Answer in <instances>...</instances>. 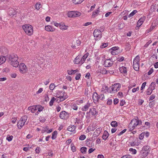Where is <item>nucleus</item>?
I'll list each match as a JSON object with an SVG mask.
<instances>
[{
	"label": "nucleus",
	"mask_w": 158,
	"mask_h": 158,
	"mask_svg": "<svg viewBox=\"0 0 158 158\" xmlns=\"http://www.w3.org/2000/svg\"><path fill=\"white\" fill-rule=\"evenodd\" d=\"M9 62L13 67H17L19 65V62L18 61V57L17 55L15 53H12L7 57Z\"/></svg>",
	"instance_id": "nucleus-1"
},
{
	"label": "nucleus",
	"mask_w": 158,
	"mask_h": 158,
	"mask_svg": "<svg viewBox=\"0 0 158 158\" xmlns=\"http://www.w3.org/2000/svg\"><path fill=\"white\" fill-rule=\"evenodd\" d=\"M142 122L140 120L134 118L132 119L129 124L128 127L130 131L133 130L138 125L142 124Z\"/></svg>",
	"instance_id": "nucleus-2"
},
{
	"label": "nucleus",
	"mask_w": 158,
	"mask_h": 158,
	"mask_svg": "<svg viewBox=\"0 0 158 158\" xmlns=\"http://www.w3.org/2000/svg\"><path fill=\"white\" fill-rule=\"evenodd\" d=\"M22 28L25 33L28 35H32L33 29L32 27L30 25H25L23 26Z\"/></svg>",
	"instance_id": "nucleus-3"
},
{
	"label": "nucleus",
	"mask_w": 158,
	"mask_h": 158,
	"mask_svg": "<svg viewBox=\"0 0 158 158\" xmlns=\"http://www.w3.org/2000/svg\"><path fill=\"white\" fill-rule=\"evenodd\" d=\"M139 56L138 55L133 60V67L134 69L136 71L139 70Z\"/></svg>",
	"instance_id": "nucleus-4"
},
{
	"label": "nucleus",
	"mask_w": 158,
	"mask_h": 158,
	"mask_svg": "<svg viewBox=\"0 0 158 158\" xmlns=\"http://www.w3.org/2000/svg\"><path fill=\"white\" fill-rule=\"evenodd\" d=\"M19 71L22 73H26L27 69L26 65L23 63H21L20 64L19 66Z\"/></svg>",
	"instance_id": "nucleus-5"
},
{
	"label": "nucleus",
	"mask_w": 158,
	"mask_h": 158,
	"mask_svg": "<svg viewBox=\"0 0 158 158\" xmlns=\"http://www.w3.org/2000/svg\"><path fill=\"white\" fill-rule=\"evenodd\" d=\"M121 87V85L119 83L114 84L111 86V88L112 92L115 93L118 91Z\"/></svg>",
	"instance_id": "nucleus-6"
},
{
	"label": "nucleus",
	"mask_w": 158,
	"mask_h": 158,
	"mask_svg": "<svg viewBox=\"0 0 158 158\" xmlns=\"http://www.w3.org/2000/svg\"><path fill=\"white\" fill-rule=\"evenodd\" d=\"M93 34L94 37H98L100 39L102 37L101 34V30L98 29H95L93 32Z\"/></svg>",
	"instance_id": "nucleus-7"
},
{
	"label": "nucleus",
	"mask_w": 158,
	"mask_h": 158,
	"mask_svg": "<svg viewBox=\"0 0 158 158\" xmlns=\"http://www.w3.org/2000/svg\"><path fill=\"white\" fill-rule=\"evenodd\" d=\"M68 116V113L64 111H61L60 114V117L62 119H66Z\"/></svg>",
	"instance_id": "nucleus-8"
},
{
	"label": "nucleus",
	"mask_w": 158,
	"mask_h": 158,
	"mask_svg": "<svg viewBox=\"0 0 158 158\" xmlns=\"http://www.w3.org/2000/svg\"><path fill=\"white\" fill-rule=\"evenodd\" d=\"M113 64V61L110 59H106L104 61V65L106 67H109L112 66Z\"/></svg>",
	"instance_id": "nucleus-9"
},
{
	"label": "nucleus",
	"mask_w": 158,
	"mask_h": 158,
	"mask_svg": "<svg viewBox=\"0 0 158 158\" xmlns=\"http://www.w3.org/2000/svg\"><path fill=\"white\" fill-rule=\"evenodd\" d=\"M16 13V11L13 8H9V10L8 11V15L12 17L15 15Z\"/></svg>",
	"instance_id": "nucleus-10"
},
{
	"label": "nucleus",
	"mask_w": 158,
	"mask_h": 158,
	"mask_svg": "<svg viewBox=\"0 0 158 158\" xmlns=\"http://www.w3.org/2000/svg\"><path fill=\"white\" fill-rule=\"evenodd\" d=\"M93 101L95 103L98 102L99 99V96L97 93L94 92L93 96Z\"/></svg>",
	"instance_id": "nucleus-11"
},
{
	"label": "nucleus",
	"mask_w": 158,
	"mask_h": 158,
	"mask_svg": "<svg viewBox=\"0 0 158 158\" xmlns=\"http://www.w3.org/2000/svg\"><path fill=\"white\" fill-rule=\"evenodd\" d=\"M81 57L80 56H77L75 59L74 60V62L76 64H82V63H81Z\"/></svg>",
	"instance_id": "nucleus-12"
},
{
	"label": "nucleus",
	"mask_w": 158,
	"mask_h": 158,
	"mask_svg": "<svg viewBox=\"0 0 158 158\" xmlns=\"http://www.w3.org/2000/svg\"><path fill=\"white\" fill-rule=\"evenodd\" d=\"M145 19V17H143L140 18L138 21L137 23V27H140L143 24V22L144 21Z\"/></svg>",
	"instance_id": "nucleus-13"
},
{
	"label": "nucleus",
	"mask_w": 158,
	"mask_h": 158,
	"mask_svg": "<svg viewBox=\"0 0 158 158\" xmlns=\"http://www.w3.org/2000/svg\"><path fill=\"white\" fill-rule=\"evenodd\" d=\"M102 130V129L100 128H98L96 129V130L95 131L94 134H93V136H94V137L98 136L101 133V131Z\"/></svg>",
	"instance_id": "nucleus-14"
},
{
	"label": "nucleus",
	"mask_w": 158,
	"mask_h": 158,
	"mask_svg": "<svg viewBox=\"0 0 158 158\" xmlns=\"http://www.w3.org/2000/svg\"><path fill=\"white\" fill-rule=\"evenodd\" d=\"M21 120H19L18 122L17 125L19 129H21L25 123Z\"/></svg>",
	"instance_id": "nucleus-15"
},
{
	"label": "nucleus",
	"mask_w": 158,
	"mask_h": 158,
	"mask_svg": "<svg viewBox=\"0 0 158 158\" xmlns=\"http://www.w3.org/2000/svg\"><path fill=\"white\" fill-rule=\"evenodd\" d=\"M28 109L29 110H30L32 113H34L35 111L37 110L36 106H30L28 107Z\"/></svg>",
	"instance_id": "nucleus-16"
},
{
	"label": "nucleus",
	"mask_w": 158,
	"mask_h": 158,
	"mask_svg": "<svg viewBox=\"0 0 158 158\" xmlns=\"http://www.w3.org/2000/svg\"><path fill=\"white\" fill-rule=\"evenodd\" d=\"M45 30L47 31H53L55 30L54 28L52 27L51 26L48 25L46 26L45 27Z\"/></svg>",
	"instance_id": "nucleus-17"
},
{
	"label": "nucleus",
	"mask_w": 158,
	"mask_h": 158,
	"mask_svg": "<svg viewBox=\"0 0 158 158\" xmlns=\"http://www.w3.org/2000/svg\"><path fill=\"white\" fill-rule=\"evenodd\" d=\"M109 136V134L106 131H104L103 134L102 135V139H103L106 140Z\"/></svg>",
	"instance_id": "nucleus-18"
},
{
	"label": "nucleus",
	"mask_w": 158,
	"mask_h": 158,
	"mask_svg": "<svg viewBox=\"0 0 158 158\" xmlns=\"http://www.w3.org/2000/svg\"><path fill=\"white\" fill-rule=\"evenodd\" d=\"M0 51L4 55H6L8 52V50L5 48H0Z\"/></svg>",
	"instance_id": "nucleus-19"
},
{
	"label": "nucleus",
	"mask_w": 158,
	"mask_h": 158,
	"mask_svg": "<svg viewBox=\"0 0 158 158\" xmlns=\"http://www.w3.org/2000/svg\"><path fill=\"white\" fill-rule=\"evenodd\" d=\"M119 71L121 73H127V69L125 67L122 66L120 67Z\"/></svg>",
	"instance_id": "nucleus-20"
},
{
	"label": "nucleus",
	"mask_w": 158,
	"mask_h": 158,
	"mask_svg": "<svg viewBox=\"0 0 158 158\" xmlns=\"http://www.w3.org/2000/svg\"><path fill=\"white\" fill-rule=\"evenodd\" d=\"M6 60V57L5 56H0V65L4 63Z\"/></svg>",
	"instance_id": "nucleus-21"
},
{
	"label": "nucleus",
	"mask_w": 158,
	"mask_h": 158,
	"mask_svg": "<svg viewBox=\"0 0 158 158\" xmlns=\"http://www.w3.org/2000/svg\"><path fill=\"white\" fill-rule=\"evenodd\" d=\"M89 113H91V114L93 115H95L97 114L96 110L94 108H92L90 109L89 110Z\"/></svg>",
	"instance_id": "nucleus-22"
},
{
	"label": "nucleus",
	"mask_w": 158,
	"mask_h": 158,
	"mask_svg": "<svg viewBox=\"0 0 158 158\" xmlns=\"http://www.w3.org/2000/svg\"><path fill=\"white\" fill-rule=\"evenodd\" d=\"M156 86V83L155 82H152L149 86V88L153 91L155 89Z\"/></svg>",
	"instance_id": "nucleus-23"
},
{
	"label": "nucleus",
	"mask_w": 158,
	"mask_h": 158,
	"mask_svg": "<svg viewBox=\"0 0 158 158\" xmlns=\"http://www.w3.org/2000/svg\"><path fill=\"white\" fill-rule=\"evenodd\" d=\"M89 56V53H86L85 55H84L82 58H81V63H82L83 64L86 58L87 57Z\"/></svg>",
	"instance_id": "nucleus-24"
},
{
	"label": "nucleus",
	"mask_w": 158,
	"mask_h": 158,
	"mask_svg": "<svg viewBox=\"0 0 158 158\" xmlns=\"http://www.w3.org/2000/svg\"><path fill=\"white\" fill-rule=\"evenodd\" d=\"M75 126L74 125L70 126L68 127L67 130L70 131H74L76 129Z\"/></svg>",
	"instance_id": "nucleus-25"
},
{
	"label": "nucleus",
	"mask_w": 158,
	"mask_h": 158,
	"mask_svg": "<svg viewBox=\"0 0 158 158\" xmlns=\"http://www.w3.org/2000/svg\"><path fill=\"white\" fill-rule=\"evenodd\" d=\"M90 105L89 103H87L81 108L82 110L83 111H86L89 109Z\"/></svg>",
	"instance_id": "nucleus-26"
},
{
	"label": "nucleus",
	"mask_w": 158,
	"mask_h": 158,
	"mask_svg": "<svg viewBox=\"0 0 158 158\" xmlns=\"http://www.w3.org/2000/svg\"><path fill=\"white\" fill-rule=\"evenodd\" d=\"M100 9L99 7H98L96 10H95L94 12H93L92 15V18H94L96 15L98 14L99 12Z\"/></svg>",
	"instance_id": "nucleus-27"
},
{
	"label": "nucleus",
	"mask_w": 158,
	"mask_h": 158,
	"mask_svg": "<svg viewBox=\"0 0 158 158\" xmlns=\"http://www.w3.org/2000/svg\"><path fill=\"white\" fill-rule=\"evenodd\" d=\"M57 132L56 131H54L52 134V139H55L57 137Z\"/></svg>",
	"instance_id": "nucleus-28"
},
{
	"label": "nucleus",
	"mask_w": 158,
	"mask_h": 158,
	"mask_svg": "<svg viewBox=\"0 0 158 158\" xmlns=\"http://www.w3.org/2000/svg\"><path fill=\"white\" fill-rule=\"evenodd\" d=\"M149 153L148 151H143L141 153V156L142 158H145L147 156Z\"/></svg>",
	"instance_id": "nucleus-29"
},
{
	"label": "nucleus",
	"mask_w": 158,
	"mask_h": 158,
	"mask_svg": "<svg viewBox=\"0 0 158 158\" xmlns=\"http://www.w3.org/2000/svg\"><path fill=\"white\" fill-rule=\"evenodd\" d=\"M87 148L85 147H83L80 148V151L82 153L85 154L86 153Z\"/></svg>",
	"instance_id": "nucleus-30"
},
{
	"label": "nucleus",
	"mask_w": 158,
	"mask_h": 158,
	"mask_svg": "<svg viewBox=\"0 0 158 158\" xmlns=\"http://www.w3.org/2000/svg\"><path fill=\"white\" fill-rule=\"evenodd\" d=\"M81 15V13L80 12L77 11H73V17H78L80 16Z\"/></svg>",
	"instance_id": "nucleus-31"
},
{
	"label": "nucleus",
	"mask_w": 158,
	"mask_h": 158,
	"mask_svg": "<svg viewBox=\"0 0 158 158\" xmlns=\"http://www.w3.org/2000/svg\"><path fill=\"white\" fill-rule=\"evenodd\" d=\"M84 0H72L73 2L75 4L81 3Z\"/></svg>",
	"instance_id": "nucleus-32"
},
{
	"label": "nucleus",
	"mask_w": 158,
	"mask_h": 158,
	"mask_svg": "<svg viewBox=\"0 0 158 158\" xmlns=\"http://www.w3.org/2000/svg\"><path fill=\"white\" fill-rule=\"evenodd\" d=\"M37 110H38V111L41 112L43 110L44 108L40 105H37Z\"/></svg>",
	"instance_id": "nucleus-33"
},
{
	"label": "nucleus",
	"mask_w": 158,
	"mask_h": 158,
	"mask_svg": "<svg viewBox=\"0 0 158 158\" xmlns=\"http://www.w3.org/2000/svg\"><path fill=\"white\" fill-rule=\"evenodd\" d=\"M48 130V126H46L45 127H43V129L41 130V132L43 133L46 131L47 132V131Z\"/></svg>",
	"instance_id": "nucleus-34"
},
{
	"label": "nucleus",
	"mask_w": 158,
	"mask_h": 158,
	"mask_svg": "<svg viewBox=\"0 0 158 158\" xmlns=\"http://www.w3.org/2000/svg\"><path fill=\"white\" fill-rule=\"evenodd\" d=\"M56 98L54 97H52L51 100L49 102V105L50 106H52L53 104L54 101L56 100Z\"/></svg>",
	"instance_id": "nucleus-35"
},
{
	"label": "nucleus",
	"mask_w": 158,
	"mask_h": 158,
	"mask_svg": "<svg viewBox=\"0 0 158 158\" xmlns=\"http://www.w3.org/2000/svg\"><path fill=\"white\" fill-rule=\"evenodd\" d=\"M137 11L136 10H134L129 15L128 17L129 18L133 16L137 12Z\"/></svg>",
	"instance_id": "nucleus-36"
},
{
	"label": "nucleus",
	"mask_w": 158,
	"mask_h": 158,
	"mask_svg": "<svg viewBox=\"0 0 158 158\" xmlns=\"http://www.w3.org/2000/svg\"><path fill=\"white\" fill-rule=\"evenodd\" d=\"M110 124L112 127H117L118 125L117 123L115 121H112L111 123Z\"/></svg>",
	"instance_id": "nucleus-37"
},
{
	"label": "nucleus",
	"mask_w": 158,
	"mask_h": 158,
	"mask_svg": "<svg viewBox=\"0 0 158 158\" xmlns=\"http://www.w3.org/2000/svg\"><path fill=\"white\" fill-rule=\"evenodd\" d=\"M85 114V113L84 112L81 111L79 112V116L81 118V119L83 118Z\"/></svg>",
	"instance_id": "nucleus-38"
},
{
	"label": "nucleus",
	"mask_w": 158,
	"mask_h": 158,
	"mask_svg": "<svg viewBox=\"0 0 158 158\" xmlns=\"http://www.w3.org/2000/svg\"><path fill=\"white\" fill-rule=\"evenodd\" d=\"M56 86H55L54 84L52 83L50 85L49 88L51 90H52L54 89Z\"/></svg>",
	"instance_id": "nucleus-39"
},
{
	"label": "nucleus",
	"mask_w": 158,
	"mask_h": 158,
	"mask_svg": "<svg viewBox=\"0 0 158 158\" xmlns=\"http://www.w3.org/2000/svg\"><path fill=\"white\" fill-rule=\"evenodd\" d=\"M155 27H156V25H153V24H152V26H151V27H150V29L149 30H148L147 31V32L149 33L150 31H151L153 29H154V28Z\"/></svg>",
	"instance_id": "nucleus-40"
},
{
	"label": "nucleus",
	"mask_w": 158,
	"mask_h": 158,
	"mask_svg": "<svg viewBox=\"0 0 158 158\" xmlns=\"http://www.w3.org/2000/svg\"><path fill=\"white\" fill-rule=\"evenodd\" d=\"M152 90H151V89L149 88L147 90L146 94L148 95H150L152 94Z\"/></svg>",
	"instance_id": "nucleus-41"
},
{
	"label": "nucleus",
	"mask_w": 158,
	"mask_h": 158,
	"mask_svg": "<svg viewBox=\"0 0 158 158\" xmlns=\"http://www.w3.org/2000/svg\"><path fill=\"white\" fill-rule=\"evenodd\" d=\"M86 138V136L85 135H81L79 137V139L81 140H83Z\"/></svg>",
	"instance_id": "nucleus-42"
},
{
	"label": "nucleus",
	"mask_w": 158,
	"mask_h": 158,
	"mask_svg": "<svg viewBox=\"0 0 158 158\" xmlns=\"http://www.w3.org/2000/svg\"><path fill=\"white\" fill-rule=\"evenodd\" d=\"M60 28L61 29L65 30L67 29V26L65 25H60Z\"/></svg>",
	"instance_id": "nucleus-43"
},
{
	"label": "nucleus",
	"mask_w": 158,
	"mask_h": 158,
	"mask_svg": "<svg viewBox=\"0 0 158 158\" xmlns=\"http://www.w3.org/2000/svg\"><path fill=\"white\" fill-rule=\"evenodd\" d=\"M13 137V136L12 135H8L7 136L6 139L8 141L10 142L12 140Z\"/></svg>",
	"instance_id": "nucleus-44"
},
{
	"label": "nucleus",
	"mask_w": 158,
	"mask_h": 158,
	"mask_svg": "<svg viewBox=\"0 0 158 158\" xmlns=\"http://www.w3.org/2000/svg\"><path fill=\"white\" fill-rule=\"evenodd\" d=\"M129 150L130 151L132 152V154H136L137 152V151L135 149H133L132 148H130Z\"/></svg>",
	"instance_id": "nucleus-45"
},
{
	"label": "nucleus",
	"mask_w": 158,
	"mask_h": 158,
	"mask_svg": "<svg viewBox=\"0 0 158 158\" xmlns=\"http://www.w3.org/2000/svg\"><path fill=\"white\" fill-rule=\"evenodd\" d=\"M149 148V147L148 146H144L143 147V149L144 151H148V149Z\"/></svg>",
	"instance_id": "nucleus-46"
},
{
	"label": "nucleus",
	"mask_w": 158,
	"mask_h": 158,
	"mask_svg": "<svg viewBox=\"0 0 158 158\" xmlns=\"http://www.w3.org/2000/svg\"><path fill=\"white\" fill-rule=\"evenodd\" d=\"M104 70H105V71H106V73H109L110 74H112L114 73V70H106V69H104Z\"/></svg>",
	"instance_id": "nucleus-47"
},
{
	"label": "nucleus",
	"mask_w": 158,
	"mask_h": 158,
	"mask_svg": "<svg viewBox=\"0 0 158 158\" xmlns=\"http://www.w3.org/2000/svg\"><path fill=\"white\" fill-rule=\"evenodd\" d=\"M40 5H41L40 3H37L36 4H35V8L37 10H38L40 8Z\"/></svg>",
	"instance_id": "nucleus-48"
},
{
	"label": "nucleus",
	"mask_w": 158,
	"mask_h": 158,
	"mask_svg": "<svg viewBox=\"0 0 158 158\" xmlns=\"http://www.w3.org/2000/svg\"><path fill=\"white\" fill-rule=\"evenodd\" d=\"M73 11H70L68 13V16L69 17H73Z\"/></svg>",
	"instance_id": "nucleus-49"
},
{
	"label": "nucleus",
	"mask_w": 158,
	"mask_h": 158,
	"mask_svg": "<svg viewBox=\"0 0 158 158\" xmlns=\"http://www.w3.org/2000/svg\"><path fill=\"white\" fill-rule=\"evenodd\" d=\"M27 119V116H24L22 117L21 118V120L23 121L24 123L26 122V121Z\"/></svg>",
	"instance_id": "nucleus-50"
},
{
	"label": "nucleus",
	"mask_w": 158,
	"mask_h": 158,
	"mask_svg": "<svg viewBox=\"0 0 158 158\" xmlns=\"http://www.w3.org/2000/svg\"><path fill=\"white\" fill-rule=\"evenodd\" d=\"M144 134L145 132H144V133L143 132L139 135V138L140 139L142 140L143 139L144 136Z\"/></svg>",
	"instance_id": "nucleus-51"
},
{
	"label": "nucleus",
	"mask_w": 158,
	"mask_h": 158,
	"mask_svg": "<svg viewBox=\"0 0 158 158\" xmlns=\"http://www.w3.org/2000/svg\"><path fill=\"white\" fill-rule=\"evenodd\" d=\"M112 100L110 98H108L107 100V104L109 105H111L112 104Z\"/></svg>",
	"instance_id": "nucleus-52"
},
{
	"label": "nucleus",
	"mask_w": 158,
	"mask_h": 158,
	"mask_svg": "<svg viewBox=\"0 0 158 158\" xmlns=\"http://www.w3.org/2000/svg\"><path fill=\"white\" fill-rule=\"evenodd\" d=\"M81 76V74L80 73H77L75 79L76 80H78L80 78Z\"/></svg>",
	"instance_id": "nucleus-53"
},
{
	"label": "nucleus",
	"mask_w": 158,
	"mask_h": 158,
	"mask_svg": "<svg viewBox=\"0 0 158 158\" xmlns=\"http://www.w3.org/2000/svg\"><path fill=\"white\" fill-rule=\"evenodd\" d=\"M118 27L119 28V29H121L123 28L124 26V23H119L118 25Z\"/></svg>",
	"instance_id": "nucleus-54"
},
{
	"label": "nucleus",
	"mask_w": 158,
	"mask_h": 158,
	"mask_svg": "<svg viewBox=\"0 0 158 158\" xmlns=\"http://www.w3.org/2000/svg\"><path fill=\"white\" fill-rule=\"evenodd\" d=\"M108 45V44L104 43L102 44V45H101L100 47L101 48H105Z\"/></svg>",
	"instance_id": "nucleus-55"
},
{
	"label": "nucleus",
	"mask_w": 158,
	"mask_h": 158,
	"mask_svg": "<svg viewBox=\"0 0 158 158\" xmlns=\"http://www.w3.org/2000/svg\"><path fill=\"white\" fill-rule=\"evenodd\" d=\"M111 54L112 55H118V50H116L115 51H111Z\"/></svg>",
	"instance_id": "nucleus-56"
},
{
	"label": "nucleus",
	"mask_w": 158,
	"mask_h": 158,
	"mask_svg": "<svg viewBox=\"0 0 158 158\" xmlns=\"http://www.w3.org/2000/svg\"><path fill=\"white\" fill-rule=\"evenodd\" d=\"M124 58L123 56H122L121 57H118L117 58L118 61L121 62L124 60Z\"/></svg>",
	"instance_id": "nucleus-57"
},
{
	"label": "nucleus",
	"mask_w": 158,
	"mask_h": 158,
	"mask_svg": "<svg viewBox=\"0 0 158 158\" xmlns=\"http://www.w3.org/2000/svg\"><path fill=\"white\" fill-rule=\"evenodd\" d=\"M155 98V96L154 94H152L150 97L149 101H152L153 99H154Z\"/></svg>",
	"instance_id": "nucleus-58"
},
{
	"label": "nucleus",
	"mask_w": 158,
	"mask_h": 158,
	"mask_svg": "<svg viewBox=\"0 0 158 158\" xmlns=\"http://www.w3.org/2000/svg\"><path fill=\"white\" fill-rule=\"evenodd\" d=\"M146 84V82H144L142 84L141 87V90H142L145 87Z\"/></svg>",
	"instance_id": "nucleus-59"
},
{
	"label": "nucleus",
	"mask_w": 158,
	"mask_h": 158,
	"mask_svg": "<svg viewBox=\"0 0 158 158\" xmlns=\"http://www.w3.org/2000/svg\"><path fill=\"white\" fill-rule=\"evenodd\" d=\"M118 47H114L111 48L110 50H112L111 51H115L116 50H118Z\"/></svg>",
	"instance_id": "nucleus-60"
},
{
	"label": "nucleus",
	"mask_w": 158,
	"mask_h": 158,
	"mask_svg": "<svg viewBox=\"0 0 158 158\" xmlns=\"http://www.w3.org/2000/svg\"><path fill=\"white\" fill-rule=\"evenodd\" d=\"M126 131H127V129H124L121 132H120L118 134V136H120V135H122L124 133H125Z\"/></svg>",
	"instance_id": "nucleus-61"
},
{
	"label": "nucleus",
	"mask_w": 158,
	"mask_h": 158,
	"mask_svg": "<svg viewBox=\"0 0 158 158\" xmlns=\"http://www.w3.org/2000/svg\"><path fill=\"white\" fill-rule=\"evenodd\" d=\"M122 158H132V157L130 155H127L122 157Z\"/></svg>",
	"instance_id": "nucleus-62"
},
{
	"label": "nucleus",
	"mask_w": 158,
	"mask_h": 158,
	"mask_svg": "<svg viewBox=\"0 0 158 158\" xmlns=\"http://www.w3.org/2000/svg\"><path fill=\"white\" fill-rule=\"evenodd\" d=\"M118 99L117 98H115L114 100V105L117 104L118 102Z\"/></svg>",
	"instance_id": "nucleus-63"
},
{
	"label": "nucleus",
	"mask_w": 158,
	"mask_h": 158,
	"mask_svg": "<svg viewBox=\"0 0 158 158\" xmlns=\"http://www.w3.org/2000/svg\"><path fill=\"white\" fill-rule=\"evenodd\" d=\"M78 107L76 104H74L73 105L72 108L73 109L75 110H77V109Z\"/></svg>",
	"instance_id": "nucleus-64"
}]
</instances>
